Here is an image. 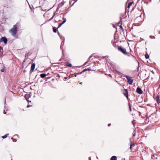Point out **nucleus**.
I'll return each mask as SVG.
<instances>
[{"label": "nucleus", "mask_w": 160, "mask_h": 160, "mask_svg": "<svg viewBox=\"0 0 160 160\" xmlns=\"http://www.w3.org/2000/svg\"><path fill=\"white\" fill-rule=\"evenodd\" d=\"M9 32L12 36H16L18 32V28L16 25L13 26V27L10 30Z\"/></svg>", "instance_id": "nucleus-1"}, {"label": "nucleus", "mask_w": 160, "mask_h": 160, "mask_svg": "<svg viewBox=\"0 0 160 160\" xmlns=\"http://www.w3.org/2000/svg\"><path fill=\"white\" fill-rule=\"evenodd\" d=\"M24 97L26 99V100L27 101L28 103V104L27 106V108H28L30 107L31 106V105H29V102H31V101H30L28 99L29 98L31 97V95L30 94H26L24 96Z\"/></svg>", "instance_id": "nucleus-2"}, {"label": "nucleus", "mask_w": 160, "mask_h": 160, "mask_svg": "<svg viewBox=\"0 0 160 160\" xmlns=\"http://www.w3.org/2000/svg\"><path fill=\"white\" fill-rule=\"evenodd\" d=\"M118 49L119 51L122 52L123 54L125 55L127 54L126 49L122 47L121 46H118Z\"/></svg>", "instance_id": "nucleus-3"}, {"label": "nucleus", "mask_w": 160, "mask_h": 160, "mask_svg": "<svg viewBox=\"0 0 160 160\" xmlns=\"http://www.w3.org/2000/svg\"><path fill=\"white\" fill-rule=\"evenodd\" d=\"M126 78L128 80V82L129 85H131L133 82V80L131 78V77L128 76H126Z\"/></svg>", "instance_id": "nucleus-4"}, {"label": "nucleus", "mask_w": 160, "mask_h": 160, "mask_svg": "<svg viewBox=\"0 0 160 160\" xmlns=\"http://www.w3.org/2000/svg\"><path fill=\"white\" fill-rule=\"evenodd\" d=\"M8 41L7 38L5 37H2L0 39V42H3L5 44H6Z\"/></svg>", "instance_id": "nucleus-5"}, {"label": "nucleus", "mask_w": 160, "mask_h": 160, "mask_svg": "<svg viewBox=\"0 0 160 160\" xmlns=\"http://www.w3.org/2000/svg\"><path fill=\"white\" fill-rule=\"evenodd\" d=\"M136 92L139 94H141L143 92L141 89L139 87H138L136 89Z\"/></svg>", "instance_id": "nucleus-6"}, {"label": "nucleus", "mask_w": 160, "mask_h": 160, "mask_svg": "<svg viewBox=\"0 0 160 160\" xmlns=\"http://www.w3.org/2000/svg\"><path fill=\"white\" fill-rule=\"evenodd\" d=\"M123 94L124 95V96L126 97L127 99H128V91L126 89H124V92H123Z\"/></svg>", "instance_id": "nucleus-7"}, {"label": "nucleus", "mask_w": 160, "mask_h": 160, "mask_svg": "<svg viewBox=\"0 0 160 160\" xmlns=\"http://www.w3.org/2000/svg\"><path fill=\"white\" fill-rule=\"evenodd\" d=\"M35 63H33L31 66V70L30 71L31 72H33L34 70L35 69Z\"/></svg>", "instance_id": "nucleus-8"}, {"label": "nucleus", "mask_w": 160, "mask_h": 160, "mask_svg": "<svg viewBox=\"0 0 160 160\" xmlns=\"http://www.w3.org/2000/svg\"><path fill=\"white\" fill-rule=\"evenodd\" d=\"M156 101L158 103H160V100L159 99V96L158 95H157L156 98Z\"/></svg>", "instance_id": "nucleus-9"}, {"label": "nucleus", "mask_w": 160, "mask_h": 160, "mask_svg": "<svg viewBox=\"0 0 160 160\" xmlns=\"http://www.w3.org/2000/svg\"><path fill=\"white\" fill-rule=\"evenodd\" d=\"M65 66L68 67H71L72 65L71 63L67 62L66 63Z\"/></svg>", "instance_id": "nucleus-10"}, {"label": "nucleus", "mask_w": 160, "mask_h": 160, "mask_svg": "<svg viewBox=\"0 0 160 160\" xmlns=\"http://www.w3.org/2000/svg\"><path fill=\"white\" fill-rule=\"evenodd\" d=\"M157 156V155H155V154L152 155V156H151V158L153 159H155L156 158H157V157H156V156Z\"/></svg>", "instance_id": "nucleus-11"}, {"label": "nucleus", "mask_w": 160, "mask_h": 160, "mask_svg": "<svg viewBox=\"0 0 160 160\" xmlns=\"http://www.w3.org/2000/svg\"><path fill=\"white\" fill-rule=\"evenodd\" d=\"M134 3L132 1L131 2L129 3L128 6V8H129L130 6L132 5V4Z\"/></svg>", "instance_id": "nucleus-12"}, {"label": "nucleus", "mask_w": 160, "mask_h": 160, "mask_svg": "<svg viewBox=\"0 0 160 160\" xmlns=\"http://www.w3.org/2000/svg\"><path fill=\"white\" fill-rule=\"evenodd\" d=\"M117 157L115 156H113L111 158V160H116Z\"/></svg>", "instance_id": "nucleus-13"}, {"label": "nucleus", "mask_w": 160, "mask_h": 160, "mask_svg": "<svg viewBox=\"0 0 160 160\" xmlns=\"http://www.w3.org/2000/svg\"><path fill=\"white\" fill-rule=\"evenodd\" d=\"M46 76V74H41V77L42 78H45Z\"/></svg>", "instance_id": "nucleus-14"}, {"label": "nucleus", "mask_w": 160, "mask_h": 160, "mask_svg": "<svg viewBox=\"0 0 160 160\" xmlns=\"http://www.w3.org/2000/svg\"><path fill=\"white\" fill-rule=\"evenodd\" d=\"M8 134H9L8 133L6 134L5 135L3 136H2V138H5L7 137L8 135Z\"/></svg>", "instance_id": "nucleus-15"}, {"label": "nucleus", "mask_w": 160, "mask_h": 160, "mask_svg": "<svg viewBox=\"0 0 160 160\" xmlns=\"http://www.w3.org/2000/svg\"><path fill=\"white\" fill-rule=\"evenodd\" d=\"M53 31L54 32H56L57 31V28L56 27L53 28Z\"/></svg>", "instance_id": "nucleus-16"}, {"label": "nucleus", "mask_w": 160, "mask_h": 160, "mask_svg": "<svg viewBox=\"0 0 160 160\" xmlns=\"http://www.w3.org/2000/svg\"><path fill=\"white\" fill-rule=\"evenodd\" d=\"M62 19L63 20V21L62 22V23L64 24L66 22V18H63Z\"/></svg>", "instance_id": "nucleus-17"}, {"label": "nucleus", "mask_w": 160, "mask_h": 160, "mask_svg": "<svg viewBox=\"0 0 160 160\" xmlns=\"http://www.w3.org/2000/svg\"><path fill=\"white\" fill-rule=\"evenodd\" d=\"M3 52L2 48L0 46V52L2 53Z\"/></svg>", "instance_id": "nucleus-18"}, {"label": "nucleus", "mask_w": 160, "mask_h": 160, "mask_svg": "<svg viewBox=\"0 0 160 160\" xmlns=\"http://www.w3.org/2000/svg\"><path fill=\"white\" fill-rule=\"evenodd\" d=\"M145 57L146 59H148L149 58V56L148 54H145Z\"/></svg>", "instance_id": "nucleus-19"}, {"label": "nucleus", "mask_w": 160, "mask_h": 160, "mask_svg": "<svg viewBox=\"0 0 160 160\" xmlns=\"http://www.w3.org/2000/svg\"><path fill=\"white\" fill-rule=\"evenodd\" d=\"M63 4L64 3L63 2H61L59 4L58 6L60 7H61L63 5Z\"/></svg>", "instance_id": "nucleus-20"}, {"label": "nucleus", "mask_w": 160, "mask_h": 160, "mask_svg": "<svg viewBox=\"0 0 160 160\" xmlns=\"http://www.w3.org/2000/svg\"><path fill=\"white\" fill-rule=\"evenodd\" d=\"M63 24V23H62H62H60V24L59 25H58V28H60V27H61V26L62 24Z\"/></svg>", "instance_id": "nucleus-21"}, {"label": "nucleus", "mask_w": 160, "mask_h": 160, "mask_svg": "<svg viewBox=\"0 0 160 160\" xmlns=\"http://www.w3.org/2000/svg\"><path fill=\"white\" fill-rule=\"evenodd\" d=\"M87 70H90V69H89V68H88V69H84V70L82 71V72H85V71H87Z\"/></svg>", "instance_id": "nucleus-22"}, {"label": "nucleus", "mask_w": 160, "mask_h": 160, "mask_svg": "<svg viewBox=\"0 0 160 160\" xmlns=\"http://www.w3.org/2000/svg\"><path fill=\"white\" fill-rule=\"evenodd\" d=\"M149 37H150V38H151V39H152V38H155V37H154V36H152V35L150 36H149Z\"/></svg>", "instance_id": "nucleus-23"}, {"label": "nucleus", "mask_w": 160, "mask_h": 160, "mask_svg": "<svg viewBox=\"0 0 160 160\" xmlns=\"http://www.w3.org/2000/svg\"><path fill=\"white\" fill-rule=\"evenodd\" d=\"M12 139L13 140V142H16L17 141V140L16 139H13L12 138Z\"/></svg>", "instance_id": "nucleus-24"}, {"label": "nucleus", "mask_w": 160, "mask_h": 160, "mask_svg": "<svg viewBox=\"0 0 160 160\" xmlns=\"http://www.w3.org/2000/svg\"><path fill=\"white\" fill-rule=\"evenodd\" d=\"M129 110H130V111L131 112L132 111V108H131V107L129 105Z\"/></svg>", "instance_id": "nucleus-25"}, {"label": "nucleus", "mask_w": 160, "mask_h": 160, "mask_svg": "<svg viewBox=\"0 0 160 160\" xmlns=\"http://www.w3.org/2000/svg\"><path fill=\"white\" fill-rule=\"evenodd\" d=\"M63 44H64V42L63 41H62V42H61V46H62V45H63Z\"/></svg>", "instance_id": "nucleus-26"}, {"label": "nucleus", "mask_w": 160, "mask_h": 160, "mask_svg": "<svg viewBox=\"0 0 160 160\" xmlns=\"http://www.w3.org/2000/svg\"><path fill=\"white\" fill-rule=\"evenodd\" d=\"M132 144H131L130 145V149L131 150V151H132Z\"/></svg>", "instance_id": "nucleus-27"}, {"label": "nucleus", "mask_w": 160, "mask_h": 160, "mask_svg": "<svg viewBox=\"0 0 160 160\" xmlns=\"http://www.w3.org/2000/svg\"><path fill=\"white\" fill-rule=\"evenodd\" d=\"M4 69H1V71L2 72H4Z\"/></svg>", "instance_id": "nucleus-28"}, {"label": "nucleus", "mask_w": 160, "mask_h": 160, "mask_svg": "<svg viewBox=\"0 0 160 160\" xmlns=\"http://www.w3.org/2000/svg\"><path fill=\"white\" fill-rule=\"evenodd\" d=\"M120 28H121V29H122V25L121 24L120 25Z\"/></svg>", "instance_id": "nucleus-29"}, {"label": "nucleus", "mask_w": 160, "mask_h": 160, "mask_svg": "<svg viewBox=\"0 0 160 160\" xmlns=\"http://www.w3.org/2000/svg\"><path fill=\"white\" fill-rule=\"evenodd\" d=\"M82 72H83L82 71V72H81L78 73H77V74H81V73H82Z\"/></svg>", "instance_id": "nucleus-30"}, {"label": "nucleus", "mask_w": 160, "mask_h": 160, "mask_svg": "<svg viewBox=\"0 0 160 160\" xmlns=\"http://www.w3.org/2000/svg\"><path fill=\"white\" fill-rule=\"evenodd\" d=\"M111 125V124L110 123L108 124V126H110Z\"/></svg>", "instance_id": "nucleus-31"}, {"label": "nucleus", "mask_w": 160, "mask_h": 160, "mask_svg": "<svg viewBox=\"0 0 160 160\" xmlns=\"http://www.w3.org/2000/svg\"><path fill=\"white\" fill-rule=\"evenodd\" d=\"M88 159H89V160H91L90 157H89Z\"/></svg>", "instance_id": "nucleus-32"}, {"label": "nucleus", "mask_w": 160, "mask_h": 160, "mask_svg": "<svg viewBox=\"0 0 160 160\" xmlns=\"http://www.w3.org/2000/svg\"><path fill=\"white\" fill-rule=\"evenodd\" d=\"M120 23V22H118L117 23V24H118V25H119Z\"/></svg>", "instance_id": "nucleus-33"}, {"label": "nucleus", "mask_w": 160, "mask_h": 160, "mask_svg": "<svg viewBox=\"0 0 160 160\" xmlns=\"http://www.w3.org/2000/svg\"><path fill=\"white\" fill-rule=\"evenodd\" d=\"M132 123L134 125V122L133 121H132Z\"/></svg>", "instance_id": "nucleus-34"}, {"label": "nucleus", "mask_w": 160, "mask_h": 160, "mask_svg": "<svg viewBox=\"0 0 160 160\" xmlns=\"http://www.w3.org/2000/svg\"><path fill=\"white\" fill-rule=\"evenodd\" d=\"M87 63V62H86L84 63V65H86V63Z\"/></svg>", "instance_id": "nucleus-35"}, {"label": "nucleus", "mask_w": 160, "mask_h": 160, "mask_svg": "<svg viewBox=\"0 0 160 160\" xmlns=\"http://www.w3.org/2000/svg\"><path fill=\"white\" fill-rule=\"evenodd\" d=\"M58 34L59 35V33L58 32Z\"/></svg>", "instance_id": "nucleus-36"}, {"label": "nucleus", "mask_w": 160, "mask_h": 160, "mask_svg": "<svg viewBox=\"0 0 160 160\" xmlns=\"http://www.w3.org/2000/svg\"><path fill=\"white\" fill-rule=\"evenodd\" d=\"M133 136H135V134L134 133V134H133Z\"/></svg>", "instance_id": "nucleus-37"}, {"label": "nucleus", "mask_w": 160, "mask_h": 160, "mask_svg": "<svg viewBox=\"0 0 160 160\" xmlns=\"http://www.w3.org/2000/svg\"><path fill=\"white\" fill-rule=\"evenodd\" d=\"M91 56H90L89 58V59H90L91 58Z\"/></svg>", "instance_id": "nucleus-38"}, {"label": "nucleus", "mask_w": 160, "mask_h": 160, "mask_svg": "<svg viewBox=\"0 0 160 160\" xmlns=\"http://www.w3.org/2000/svg\"><path fill=\"white\" fill-rule=\"evenodd\" d=\"M76 74H77V73L75 75V77H76V76H77Z\"/></svg>", "instance_id": "nucleus-39"}, {"label": "nucleus", "mask_w": 160, "mask_h": 160, "mask_svg": "<svg viewBox=\"0 0 160 160\" xmlns=\"http://www.w3.org/2000/svg\"><path fill=\"white\" fill-rule=\"evenodd\" d=\"M4 114H5V113H6V112H5V111H4Z\"/></svg>", "instance_id": "nucleus-40"}, {"label": "nucleus", "mask_w": 160, "mask_h": 160, "mask_svg": "<svg viewBox=\"0 0 160 160\" xmlns=\"http://www.w3.org/2000/svg\"><path fill=\"white\" fill-rule=\"evenodd\" d=\"M132 57H133L134 58V56H133L132 55Z\"/></svg>", "instance_id": "nucleus-41"}, {"label": "nucleus", "mask_w": 160, "mask_h": 160, "mask_svg": "<svg viewBox=\"0 0 160 160\" xmlns=\"http://www.w3.org/2000/svg\"><path fill=\"white\" fill-rule=\"evenodd\" d=\"M97 159H98V157H97Z\"/></svg>", "instance_id": "nucleus-42"}, {"label": "nucleus", "mask_w": 160, "mask_h": 160, "mask_svg": "<svg viewBox=\"0 0 160 160\" xmlns=\"http://www.w3.org/2000/svg\"><path fill=\"white\" fill-rule=\"evenodd\" d=\"M80 67H78V68H79Z\"/></svg>", "instance_id": "nucleus-43"}, {"label": "nucleus", "mask_w": 160, "mask_h": 160, "mask_svg": "<svg viewBox=\"0 0 160 160\" xmlns=\"http://www.w3.org/2000/svg\"><path fill=\"white\" fill-rule=\"evenodd\" d=\"M159 87H160V84L159 85Z\"/></svg>", "instance_id": "nucleus-44"}]
</instances>
